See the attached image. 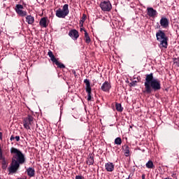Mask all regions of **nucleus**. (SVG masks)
Listing matches in <instances>:
<instances>
[{
	"label": "nucleus",
	"instance_id": "1",
	"mask_svg": "<svg viewBox=\"0 0 179 179\" xmlns=\"http://www.w3.org/2000/svg\"><path fill=\"white\" fill-rule=\"evenodd\" d=\"M13 156L10 166L8 168L9 174H15L19 170L20 164H24L26 163V157L24 154L20 151V150L12 147L10 150Z\"/></svg>",
	"mask_w": 179,
	"mask_h": 179
},
{
	"label": "nucleus",
	"instance_id": "2",
	"mask_svg": "<svg viewBox=\"0 0 179 179\" xmlns=\"http://www.w3.org/2000/svg\"><path fill=\"white\" fill-rule=\"evenodd\" d=\"M145 90L143 93L151 94L152 92H159L162 89V83L160 80L155 78L153 73L145 75V81L144 83Z\"/></svg>",
	"mask_w": 179,
	"mask_h": 179
},
{
	"label": "nucleus",
	"instance_id": "3",
	"mask_svg": "<svg viewBox=\"0 0 179 179\" xmlns=\"http://www.w3.org/2000/svg\"><path fill=\"white\" fill-rule=\"evenodd\" d=\"M157 40L159 41V45L162 48H167L169 47V37L166 36L164 31L159 30L156 33Z\"/></svg>",
	"mask_w": 179,
	"mask_h": 179
},
{
	"label": "nucleus",
	"instance_id": "4",
	"mask_svg": "<svg viewBox=\"0 0 179 179\" xmlns=\"http://www.w3.org/2000/svg\"><path fill=\"white\" fill-rule=\"evenodd\" d=\"M69 15V8L68 4H64L62 9L59 8L56 10V16L62 19H64L66 16Z\"/></svg>",
	"mask_w": 179,
	"mask_h": 179
},
{
	"label": "nucleus",
	"instance_id": "5",
	"mask_svg": "<svg viewBox=\"0 0 179 179\" xmlns=\"http://www.w3.org/2000/svg\"><path fill=\"white\" fill-rule=\"evenodd\" d=\"M34 121V117L31 116V115H28L27 117H24L22 122H23V127L25 128V129H30V125L33 124Z\"/></svg>",
	"mask_w": 179,
	"mask_h": 179
},
{
	"label": "nucleus",
	"instance_id": "6",
	"mask_svg": "<svg viewBox=\"0 0 179 179\" xmlns=\"http://www.w3.org/2000/svg\"><path fill=\"white\" fill-rule=\"evenodd\" d=\"M84 83H85V91L87 93V101H92V87H90V80L89 79H85Z\"/></svg>",
	"mask_w": 179,
	"mask_h": 179
},
{
	"label": "nucleus",
	"instance_id": "7",
	"mask_svg": "<svg viewBox=\"0 0 179 179\" xmlns=\"http://www.w3.org/2000/svg\"><path fill=\"white\" fill-rule=\"evenodd\" d=\"M99 6L103 12H110L113 9V6L110 1H103L100 3Z\"/></svg>",
	"mask_w": 179,
	"mask_h": 179
},
{
	"label": "nucleus",
	"instance_id": "8",
	"mask_svg": "<svg viewBox=\"0 0 179 179\" xmlns=\"http://www.w3.org/2000/svg\"><path fill=\"white\" fill-rule=\"evenodd\" d=\"M23 5L22 4H16L15 10L18 15V16H20L21 17H24L25 16H27V11L23 10Z\"/></svg>",
	"mask_w": 179,
	"mask_h": 179
},
{
	"label": "nucleus",
	"instance_id": "9",
	"mask_svg": "<svg viewBox=\"0 0 179 179\" xmlns=\"http://www.w3.org/2000/svg\"><path fill=\"white\" fill-rule=\"evenodd\" d=\"M159 24L162 27V29H168L170 24V20L166 17H162Z\"/></svg>",
	"mask_w": 179,
	"mask_h": 179
},
{
	"label": "nucleus",
	"instance_id": "10",
	"mask_svg": "<svg viewBox=\"0 0 179 179\" xmlns=\"http://www.w3.org/2000/svg\"><path fill=\"white\" fill-rule=\"evenodd\" d=\"M69 36L72 40L76 41L79 38V32L76 29H71L69 32Z\"/></svg>",
	"mask_w": 179,
	"mask_h": 179
},
{
	"label": "nucleus",
	"instance_id": "11",
	"mask_svg": "<svg viewBox=\"0 0 179 179\" xmlns=\"http://www.w3.org/2000/svg\"><path fill=\"white\" fill-rule=\"evenodd\" d=\"M147 15L150 17H156L157 16V11L152 7L147 8Z\"/></svg>",
	"mask_w": 179,
	"mask_h": 179
},
{
	"label": "nucleus",
	"instance_id": "12",
	"mask_svg": "<svg viewBox=\"0 0 179 179\" xmlns=\"http://www.w3.org/2000/svg\"><path fill=\"white\" fill-rule=\"evenodd\" d=\"M110 89H111V84H110L108 81H105L101 87V90H102L103 92H110Z\"/></svg>",
	"mask_w": 179,
	"mask_h": 179
},
{
	"label": "nucleus",
	"instance_id": "13",
	"mask_svg": "<svg viewBox=\"0 0 179 179\" xmlns=\"http://www.w3.org/2000/svg\"><path fill=\"white\" fill-rule=\"evenodd\" d=\"M86 163H87V164H88V166H93V164H94V154H89L88 157L87 158Z\"/></svg>",
	"mask_w": 179,
	"mask_h": 179
},
{
	"label": "nucleus",
	"instance_id": "14",
	"mask_svg": "<svg viewBox=\"0 0 179 179\" xmlns=\"http://www.w3.org/2000/svg\"><path fill=\"white\" fill-rule=\"evenodd\" d=\"M26 173L28 177H30L31 178V177H34V176H36V170H34V168L33 167H29L27 169Z\"/></svg>",
	"mask_w": 179,
	"mask_h": 179
},
{
	"label": "nucleus",
	"instance_id": "15",
	"mask_svg": "<svg viewBox=\"0 0 179 179\" xmlns=\"http://www.w3.org/2000/svg\"><path fill=\"white\" fill-rule=\"evenodd\" d=\"M105 169L106 171L113 172L114 171V165L113 162H108L105 164Z\"/></svg>",
	"mask_w": 179,
	"mask_h": 179
},
{
	"label": "nucleus",
	"instance_id": "16",
	"mask_svg": "<svg viewBox=\"0 0 179 179\" xmlns=\"http://www.w3.org/2000/svg\"><path fill=\"white\" fill-rule=\"evenodd\" d=\"M39 24L41 27H48V24H47V18L42 17L39 22Z\"/></svg>",
	"mask_w": 179,
	"mask_h": 179
},
{
	"label": "nucleus",
	"instance_id": "17",
	"mask_svg": "<svg viewBox=\"0 0 179 179\" xmlns=\"http://www.w3.org/2000/svg\"><path fill=\"white\" fill-rule=\"evenodd\" d=\"M26 22L28 24H33V23H34V17L31 15H27Z\"/></svg>",
	"mask_w": 179,
	"mask_h": 179
},
{
	"label": "nucleus",
	"instance_id": "18",
	"mask_svg": "<svg viewBox=\"0 0 179 179\" xmlns=\"http://www.w3.org/2000/svg\"><path fill=\"white\" fill-rule=\"evenodd\" d=\"M124 156L126 157H129V156L130 155L129 146L124 145Z\"/></svg>",
	"mask_w": 179,
	"mask_h": 179
},
{
	"label": "nucleus",
	"instance_id": "19",
	"mask_svg": "<svg viewBox=\"0 0 179 179\" xmlns=\"http://www.w3.org/2000/svg\"><path fill=\"white\" fill-rule=\"evenodd\" d=\"M85 41L87 44H90L92 39H90V36H89V34L87 31L85 33Z\"/></svg>",
	"mask_w": 179,
	"mask_h": 179
},
{
	"label": "nucleus",
	"instance_id": "20",
	"mask_svg": "<svg viewBox=\"0 0 179 179\" xmlns=\"http://www.w3.org/2000/svg\"><path fill=\"white\" fill-rule=\"evenodd\" d=\"M115 108L117 111H118L119 113H122V111H124V108H122L121 103H116Z\"/></svg>",
	"mask_w": 179,
	"mask_h": 179
},
{
	"label": "nucleus",
	"instance_id": "21",
	"mask_svg": "<svg viewBox=\"0 0 179 179\" xmlns=\"http://www.w3.org/2000/svg\"><path fill=\"white\" fill-rule=\"evenodd\" d=\"M1 169H3V170H6V169H8V162H6V160H5V158H3L2 159Z\"/></svg>",
	"mask_w": 179,
	"mask_h": 179
},
{
	"label": "nucleus",
	"instance_id": "22",
	"mask_svg": "<svg viewBox=\"0 0 179 179\" xmlns=\"http://www.w3.org/2000/svg\"><path fill=\"white\" fill-rule=\"evenodd\" d=\"M147 169H155V164L152 160H149L145 164Z\"/></svg>",
	"mask_w": 179,
	"mask_h": 179
},
{
	"label": "nucleus",
	"instance_id": "23",
	"mask_svg": "<svg viewBox=\"0 0 179 179\" xmlns=\"http://www.w3.org/2000/svg\"><path fill=\"white\" fill-rule=\"evenodd\" d=\"M86 17H87L86 14H83V17H82L81 20H80V27H83V23H85V20H86Z\"/></svg>",
	"mask_w": 179,
	"mask_h": 179
},
{
	"label": "nucleus",
	"instance_id": "24",
	"mask_svg": "<svg viewBox=\"0 0 179 179\" xmlns=\"http://www.w3.org/2000/svg\"><path fill=\"white\" fill-rule=\"evenodd\" d=\"M122 143V139H121V137H117L115 139V145H121Z\"/></svg>",
	"mask_w": 179,
	"mask_h": 179
},
{
	"label": "nucleus",
	"instance_id": "25",
	"mask_svg": "<svg viewBox=\"0 0 179 179\" xmlns=\"http://www.w3.org/2000/svg\"><path fill=\"white\" fill-rule=\"evenodd\" d=\"M15 141H16L17 142H19V141H20V136H16L15 137V136H13V135H12V136H10V141H11V142H12V141H15Z\"/></svg>",
	"mask_w": 179,
	"mask_h": 179
},
{
	"label": "nucleus",
	"instance_id": "26",
	"mask_svg": "<svg viewBox=\"0 0 179 179\" xmlns=\"http://www.w3.org/2000/svg\"><path fill=\"white\" fill-rule=\"evenodd\" d=\"M55 64L58 66V68H60V69L65 68V66L64 65V64L58 62V60Z\"/></svg>",
	"mask_w": 179,
	"mask_h": 179
},
{
	"label": "nucleus",
	"instance_id": "27",
	"mask_svg": "<svg viewBox=\"0 0 179 179\" xmlns=\"http://www.w3.org/2000/svg\"><path fill=\"white\" fill-rule=\"evenodd\" d=\"M138 83V81H136V80H134V81H132L131 83H130L129 84V86L130 87H135V86H136V84Z\"/></svg>",
	"mask_w": 179,
	"mask_h": 179
},
{
	"label": "nucleus",
	"instance_id": "28",
	"mask_svg": "<svg viewBox=\"0 0 179 179\" xmlns=\"http://www.w3.org/2000/svg\"><path fill=\"white\" fill-rule=\"evenodd\" d=\"M50 59L52 62H53V64H55L58 61L57 58H55V56H54V55L52 56H50Z\"/></svg>",
	"mask_w": 179,
	"mask_h": 179
},
{
	"label": "nucleus",
	"instance_id": "29",
	"mask_svg": "<svg viewBox=\"0 0 179 179\" xmlns=\"http://www.w3.org/2000/svg\"><path fill=\"white\" fill-rule=\"evenodd\" d=\"M48 57H52V55H54V54L52 53V51L49 50V51L48 52Z\"/></svg>",
	"mask_w": 179,
	"mask_h": 179
},
{
	"label": "nucleus",
	"instance_id": "30",
	"mask_svg": "<svg viewBox=\"0 0 179 179\" xmlns=\"http://www.w3.org/2000/svg\"><path fill=\"white\" fill-rule=\"evenodd\" d=\"M76 179H83V177H82L81 176H76Z\"/></svg>",
	"mask_w": 179,
	"mask_h": 179
},
{
	"label": "nucleus",
	"instance_id": "31",
	"mask_svg": "<svg viewBox=\"0 0 179 179\" xmlns=\"http://www.w3.org/2000/svg\"><path fill=\"white\" fill-rule=\"evenodd\" d=\"M80 31H84L85 33H86V29H85V28L82 27L80 29Z\"/></svg>",
	"mask_w": 179,
	"mask_h": 179
},
{
	"label": "nucleus",
	"instance_id": "32",
	"mask_svg": "<svg viewBox=\"0 0 179 179\" xmlns=\"http://www.w3.org/2000/svg\"><path fill=\"white\" fill-rule=\"evenodd\" d=\"M173 61H176V62L178 64L179 62V57L173 59Z\"/></svg>",
	"mask_w": 179,
	"mask_h": 179
},
{
	"label": "nucleus",
	"instance_id": "33",
	"mask_svg": "<svg viewBox=\"0 0 179 179\" xmlns=\"http://www.w3.org/2000/svg\"><path fill=\"white\" fill-rule=\"evenodd\" d=\"M141 178H142V179H146V175H145V173H143V174L141 176Z\"/></svg>",
	"mask_w": 179,
	"mask_h": 179
},
{
	"label": "nucleus",
	"instance_id": "34",
	"mask_svg": "<svg viewBox=\"0 0 179 179\" xmlns=\"http://www.w3.org/2000/svg\"><path fill=\"white\" fill-rule=\"evenodd\" d=\"M3 136V135L2 132H0V139H1V141H2Z\"/></svg>",
	"mask_w": 179,
	"mask_h": 179
},
{
	"label": "nucleus",
	"instance_id": "35",
	"mask_svg": "<svg viewBox=\"0 0 179 179\" xmlns=\"http://www.w3.org/2000/svg\"><path fill=\"white\" fill-rule=\"evenodd\" d=\"M72 72H73V75H74L75 76H76V71L73 70Z\"/></svg>",
	"mask_w": 179,
	"mask_h": 179
},
{
	"label": "nucleus",
	"instance_id": "36",
	"mask_svg": "<svg viewBox=\"0 0 179 179\" xmlns=\"http://www.w3.org/2000/svg\"><path fill=\"white\" fill-rule=\"evenodd\" d=\"M171 177H173V178H175V177H176V173H172Z\"/></svg>",
	"mask_w": 179,
	"mask_h": 179
},
{
	"label": "nucleus",
	"instance_id": "37",
	"mask_svg": "<svg viewBox=\"0 0 179 179\" xmlns=\"http://www.w3.org/2000/svg\"><path fill=\"white\" fill-rule=\"evenodd\" d=\"M129 178H131V175H129V177L127 178L126 179H129Z\"/></svg>",
	"mask_w": 179,
	"mask_h": 179
},
{
	"label": "nucleus",
	"instance_id": "38",
	"mask_svg": "<svg viewBox=\"0 0 179 179\" xmlns=\"http://www.w3.org/2000/svg\"><path fill=\"white\" fill-rule=\"evenodd\" d=\"M18 179H24V178H18Z\"/></svg>",
	"mask_w": 179,
	"mask_h": 179
},
{
	"label": "nucleus",
	"instance_id": "39",
	"mask_svg": "<svg viewBox=\"0 0 179 179\" xmlns=\"http://www.w3.org/2000/svg\"><path fill=\"white\" fill-rule=\"evenodd\" d=\"M0 131H1V129L0 128Z\"/></svg>",
	"mask_w": 179,
	"mask_h": 179
}]
</instances>
